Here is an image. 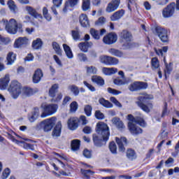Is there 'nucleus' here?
<instances>
[{"label":"nucleus","instance_id":"f257e3e1","mask_svg":"<svg viewBox=\"0 0 179 179\" xmlns=\"http://www.w3.org/2000/svg\"><path fill=\"white\" fill-rule=\"evenodd\" d=\"M96 132L97 134H92L94 146L101 148L106 146L110 139V129L107 124L99 122L96 124Z\"/></svg>","mask_w":179,"mask_h":179},{"label":"nucleus","instance_id":"f03ea898","mask_svg":"<svg viewBox=\"0 0 179 179\" xmlns=\"http://www.w3.org/2000/svg\"><path fill=\"white\" fill-rule=\"evenodd\" d=\"M127 118L129 121L127 128L131 135H140V134L143 132V129H142V128H145L146 125H148L146 121H145V119L142 117V115L134 117V115L129 114L127 115ZM134 122L142 128L136 126Z\"/></svg>","mask_w":179,"mask_h":179},{"label":"nucleus","instance_id":"7ed1b4c3","mask_svg":"<svg viewBox=\"0 0 179 179\" xmlns=\"http://www.w3.org/2000/svg\"><path fill=\"white\" fill-rule=\"evenodd\" d=\"M154 99L155 96L152 94H143L136 98V104L142 111L146 113V114H149L155 107L153 104Z\"/></svg>","mask_w":179,"mask_h":179},{"label":"nucleus","instance_id":"20e7f679","mask_svg":"<svg viewBox=\"0 0 179 179\" xmlns=\"http://www.w3.org/2000/svg\"><path fill=\"white\" fill-rule=\"evenodd\" d=\"M2 22L5 25V29L9 34H16V33H23V24L22 23H17V21L15 18H11L8 21V20L3 19Z\"/></svg>","mask_w":179,"mask_h":179},{"label":"nucleus","instance_id":"39448f33","mask_svg":"<svg viewBox=\"0 0 179 179\" xmlns=\"http://www.w3.org/2000/svg\"><path fill=\"white\" fill-rule=\"evenodd\" d=\"M151 31L155 36H157L159 38L162 43H169V41H170L169 31H167L166 28L160 25L155 24L151 28Z\"/></svg>","mask_w":179,"mask_h":179},{"label":"nucleus","instance_id":"423d86ee","mask_svg":"<svg viewBox=\"0 0 179 179\" xmlns=\"http://www.w3.org/2000/svg\"><path fill=\"white\" fill-rule=\"evenodd\" d=\"M22 90L23 87H22V84H20L17 80L11 81L8 88V91L9 92L11 97L14 99H17V97L22 94Z\"/></svg>","mask_w":179,"mask_h":179},{"label":"nucleus","instance_id":"0eeeda50","mask_svg":"<svg viewBox=\"0 0 179 179\" xmlns=\"http://www.w3.org/2000/svg\"><path fill=\"white\" fill-rule=\"evenodd\" d=\"M41 108H42L43 111L41 115V118H45L57 113V110H58V105L54 103L48 105L42 103L41 106Z\"/></svg>","mask_w":179,"mask_h":179},{"label":"nucleus","instance_id":"6e6552de","mask_svg":"<svg viewBox=\"0 0 179 179\" xmlns=\"http://www.w3.org/2000/svg\"><path fill=\"white\" fill-rule=\"evenodd\" d=\"M58 89H59V86L58 84H53L51 87L49 89V96L52 97L51 102L52 103H59L61 100H62V94L58 93ZM55 96H57L55 97Z\"/></svg>","mask_w":179,"mask_h":179},{"label":"nucleus","instance_id":"1a4fd4ad","mask_svg":"<svg viewBox=\"0 0 179 179\" xmlns=\"http://www.w3.org/2000/svg\"><path fill=\"white\" fill-rule=\"evenodd\" d=\"M149 87V84L143 81H134L129 85L128 89L130 92H141V90H146Z\"/></svg>","mask_w":179,"mask_h":179},{"label":"nucleus","instance_id":"9d476101","mask_svg":"<svg viewBox=\"0 0 179 179\" xmlns=\"http://www.w3.org/2000/svg\"><path fill=\"white\" fill-rule=\"evenodd\" d=\"M174 13H176V3L171 2L166 7L164 8L162 10V16L165 19H168L169 17H172L174 16Z\"/></svg>","mask_w":179,"mask_h":179},{"label":"nucleus","instance_id":"9b49d317","mask_svg":"<svg viewBox=\"0 0 179 179\" xmlns=\"http://www.w3.org/2000/svg\"><path fill=\"white\" fill-rule=\"evenodd\" d=\"M100 62L101 64L108 65L109 66H113L115 65H118L120 60L114 57L102 55L99 57Z\"/></svg>","mask_w":179,"mask_h":179},{"label":"nucleus","instance_id":"f8f14e48","mask_svg":"<svg viewBox=\"0 0 179 179\" xmlns=\"http://www.w3.org/2000/svg\"><path fill=\"white\" fill-rule=\"evenodd\" d=\"M115 141L118 146L119 152L124 153L126 150L125 147L129 145V141H128L127 137H115Z\"/></svg>","mask_w":179,"mask_h":179},{"label":"nucleus","instance_id":"ddd939ff","mask_svg":"<svg viewBox=\"0 0 179 179\" xmlns=\"http://www.w3.org/2000/svg\"><path fill=\"white\" fill-rule=\"evenodd\" d=\"M117 40L118 36L115 32H109L103 38L104 44H106L107 45L115 44Z\"/></svg>","mask_w":179,"mask_h":179},{"label":"nucleus","instance_id":"4468645a","mask_svg":"<svg viewBox=\"0 0 179 179\" xmlns=\"http://www.w3.org/2000/svg\"><path fill=\"white\" fill-rule=\"evenodd\" d=\"M41 124L43 127V131L45 132H50L55 127V117H50L45 119L41 122Z\"/></svg>","mask_w":179,"mask_h":179},{"label":"nucleus","instance_id":"2eb2a0df","mask_svg":"<svg viewBox=\"0 0 179 179\" xmlns=\"http://www.w3.org/2000/svg\"><path fill=\"white\" fill-rule=\"evenodd\" d=\"M29 45V38L27 37H19L14 42L15 48H26Z\"/></svg>","mask_w":179,"mask_h":179},{"label":"nucleus","instance_id":"dca6fc26","mask_svg":"<svg viewBox=\"0 0 179 179\" xmlns=\"http://www.w3.org/2000/svg\"><path fill=\"white\" fill-rule=\"evenodd\" d=\"M119 37L121 41H125V43H131L132 41V34L127 29H123L120 33Z\"/></svg>","mask_w":179,"mask_h":179},{"label":"nucleus","instance_id":"f3484780","mask_svg":"<svg viewBox=\"0 0 179 179\" xmlns=\"http://www.w3.org/2000/svg\"><path fill=\"white\" fill-rule=\"evenodd\" d=\"M80 120L78 117H70L68 120L67 125L70 131H76L79 127Z\"/></svg>","mask_w":179,"mask_h":179},{"label":"nucleus","instance_id":"a211bd4d","mask_svg":"<svg viewBox=\"0 0 179 179\" xmlns=\"http://www.w3.org/2000/svg\"><path fill=\"white\" fill-rule=\"evenodd\" d=\"M121 3V0H112L108 3L106 10L108 13H111L118 9V6Z\"/></svg>","mask_w":179,"mask_h":179},{"label":"nucleus","instance_id":"6ab92c4d","mask_svg":"<svg viewBox=\"0 0 179 179\" xmlns=\"http://www.w3.org/2000/svg\"><path fill=\"white\" fill-rule=\"evenodd\" d=\"M7 135H8L10 139H11L13 142H15V143H22L24 149H27V150L29 149V150H34V145L26 143L24 141H20L16 139L15 136H13L10 133H7Z\"/></svg>","mask_w":179,"mask_h":179},{"label":"nucleus","instance_id":"aec40b11","mask_svg":"<svg viewBox=\"0 0 179 179\" xmlns=\"http://www.w3.org/2000/svg\"><path fill=\"white\" fill-rule=\"evenodd\" d=\"M106 32L107 30H106V29H102L99 31L94 28H91L90 31V34H91L94 40H99L100 37H101V36H104L105 33Z\"/></svg>","mask_w":179,"mask_h":179},{"label":"nucleus","instance_id":"412c9836","mask_svg":"<svg viewBox=\"0 0 179 179\" xmlns=\"http://www.w3.org/2000/svg\"><path fill=\"white\" fill-rule=\"evenodd\" d=\"M62 132V123L61 121H59L52 131V136L53 138H58L61 136V133Z\"/></svg>","mask_w":179,"mask_h":179},{"label":"nucleus","instance_id":"4be33fe9","mask_svg":"<svg viewBox=\"0 0 179 179\" xmlns=\"http://www.w3.org/2000/svg\"><path fill=\"white\" fill-rule=\"evenodd\" d=\"M27 12H28L29 15L34 17V19H43V15L38 13L37 10L30 6H27L25 7Z\"/></svg>","mask_w":179,"mask_h":179},{"label":"nucleus","instance_id":"5701e85b","mask_svg":"<svg viewBox=\"0 0 179 179\" xmlns=\"http://www.w3.org/2000/svg\"><path fill=\"white\" fill-rule=\"evenodd\" d=\"M79 22L82 27H90V21L89 20L87 15L85 13L80 14L79 16Z\"/></svg>","mask_w":179,"mask_h":179},{"label":"nucleus","instance_id":"b1692460","mask_svg":"<svg viewBox=\"0 0 179 179\" xmlns=\"http://www.w3.org/2000/svg\"><path fill=\"white\" fill-rule=\"evenodd\" d=\"M43 71L41 69H38L34 71V73L32 77V82L33 83L37 84L43 78Z\"/></svg>","mask_w":179,"mask_h":179},{"label":"nucleus","instance_id":"393cba45","mask_svg":"<svg viewBox=\"0 0 179 179\" xmlns=\"http://www.w3.org/2000/svg\"><path fill=\"white\" fill-rule=\"evenodd\" d=\"M9 82H10V78L8 74H6L4 77L0 78V90H6V87H8L9 85Z\"/></svg>","mask_w":179,"mask_h":179},{"label":"nucleus","instance_id":"a878e982","mask_svg":"<svg viewBox=\"0 0 179 179\" xmlns=\"http://www.w3.org/2000/svg\"><path fill=\"white\" fill-rule=\"evenodd\" d=\"M31 115L29 116V121L30 122H34L38 117H40V108L35 107L33 108V111L31 113Z\"/></svg>","mask_w":179,"mask_h":179},{"label":"nucleus","instance_id":"bb28decb","mask_svg":"<svg viewBox=\"0 0 179 179\" xmlns=\"http://www.w3.org/2000/svg\"><path fill=\"white\" fill-rule=\"evenodd\" d=\"M112 122L115 125L116 128L120 131H122V129H125V125L124 122L120 117H115L112 119Z\"/></svg>","mask_w":179,"mask_h":179},{"label":"nucleus","instance_id":"cd10ccee","mask_svg":"<svg viewBox=\"0 0 179 179\" xmlns=\"http://www.w3.org/2000/svg\"><path fill=\"white\" fill-rule=\"evenodd\" d=\"M91 47H93L92 42H81L78 44V48L83 52H87Z\"/></svg>","mask_w":179,"mask_h":179},{"label":"nucleus","instance_id":"c85d7f7f","mask_svg":"<svg viewBox=\"0 0 179 179\" xmlns=\"http://www.w3.org/2000/svg\"><path fill=\"white\" fill-rule=\"evenodd\" d=\"M125 15V10L124 9L119 10L115 12L110 17L112 22H115L116 20H120L122 16Z\"/></svg>","mask_w":179,"mask_h":179},{"label":"nucleus","instance_id":"c756f323","mask_svg":"<svg viewBox=\"0 0 179 179\" xmlns=\"http://www.w3.org/2000/svg\"><path fill=\"white\" fill-rule=\"evenodd\" d=\"M126 157L129 160H136L138 157V155H136V151L132 148H127L126 150Z\"/></svg>","mask_w":179,"mask_h":179},{"label":"nucleus","instance_id":"7c9ffc66","mask_svg":"<svg viewBox=\"0 0 179 179\" xmlns=\"http://www.w3.org/2000/svg\"><path fill=\"white\" fill-rule=\"evenodd\" d=\"M91 80L98 86H104L105 85L104 79L100 76H92Z\"/></svg>","mask_w":179,"mask_h":179},{"label":"nucleus","instance_id":"2f4dec72","mask_svg":"<svg viewBox=\"0 0 179 179\" xmlns=\"http://www.w3.org/2000/svg\"><path fill=\"white\" fill-rule=\"evenodd\" d=\"M71 148L73 152H78L80 150V140L74 139L71 142Z\"/></svg>","mask_w":179,"mask_h":179},{"label":"nucleus","instance_id":"473e14b6","mask_svg":"<svg viewBox=\"0 0 179 179\" xmlns=\"http://www.w3.org/2000/svg\"><path fill=\"white\" fill-rule=\"evenodd\" d=\"M78 2H79V0H69L66 1L64 7L63 8L64 12H66L69 6L70 8H73V6H76V5H78Z\"/></svg>","mask_w":179,"mask_h":179},{"label":"nucleus","instance_id":"72a5a7b5","mask_svg":"<svg viewBox=\"0 0 179 179\" xmlns=\"http://www.w3.org/2000/svg\"><path fill=\"white\" fill-rule=\"evenodd\" d=\"M108 52L110 55L117 57V58H121L124 56V53L121 50L115 48H110Z\"/></svg>","mask_w":179,"mask_h":179},{"label":"nucleus","instance_id":"f704fd0d","mask_svg":"<svg viewBox=\"0 0 179 179\" xmlns=\"http://www.w3.org/2000/svg\"><path fill=\"white\" fill-rule=\"evenodd\" d=\"M151 69L152 71L160 69V62L157 57H152L151 59Z\"/></svg>","mask_w":179,"mask_h":179},{"label":"nucleus","instance_id":"c9c22d12","mask_svg":"<svg viewBox=\"0 0 179 179\" xmlns=\"http://www.w3.org/2000/svg\"><path fill=\"white\" fill-rule=\"evenodd\" d=\"M7 65H12L16 61V54L13 52H9L6 57Z\"/></svg>","mask_w":179,"mask_h":179},{"label":"nucleus","instance_id":"e433bc0d","mask_svg":"<svg viewBox=\"0 0 179 179\" xmlns=\"http://www.w3.org/2000/svg\"><path fill=\"white\" fill-rule=\"evenodd\" d=\"M63 48H64V52H65L67 58H69V59H72V58H73V53L72 52V50L71 49V47H69V45L64 43Z\"/></svg>","mask_w":179,"mask_h":179},{"label":"nucleus","instance_id":"4c0bfd02","mask_svg":"<svg viewBox=\"0 0 179 179\" xmlns=\"http://www.w3.org/2000/svg\"><path fill=\"white\" fill-rule=\"evenodd\" d=\"M99 103L101 104V106H103V107H105V108H113V103L110 102L108 100H106L104 98H100L99 99Z\"/></svg>","mask_w":179,"mask_h":179},{"label":"nucleus","instance_id":"58836bf2","mask_svg":"<svg viewBox=\"0 0 179 179\" xmlns=\"http://www.w3.org/2000/svg\"><path fill=\"white\" fill-rule=\"evenodd\" d=\"M7 5L12 13L16 14L17 13V6L13 0H8L7 2Z\"/></svg>","mask_w":179,"mask_h":179},{"label":"nucleus","instance_id":"ea45409f","mask_svg":"<svg viewBox=\"0 0 179 179\" xmlns=\"http://www.w3.org/2000/svg\"><path fill=\"white\" fill-rule=\"evenodd\" d=\"M52 47L57 55H59V57H62V49H61V46H59V44L58 43L55 41L52 42Z\"/></svg>","mask_w":179,"mask_h":179},{"label":"nucleus","instance_id":"a19ab883","mask_svg":"<svg viewBox=\"0 0 179 179\" xmlns=\"http://www.w3.org/2000/svg\"><path fill=\"white\" fill-rule=\"evenodd\" d=\"M52 3L53 6L51 7V10L55 15H58L56 8H59L62 5V0H52Z\"/></svg>","mask_w":179,"mask_h":179},{"label":"nucleus","instance_id":"79ce46f5","mask_svg":"<svg viewBox=\"0 0 179 179\" xmlns=\"http://www.w3.org/2000/svg\"><path fill=\"white\" fill-rule=\"evenodd\" d=\"M41 47H43V41H41V38H38L33 41L32 48H34V50H40Z\"/></svg>","mask_w":179,"mask_h":179},{"label":"nucleus","instance_id":"37998d69","mask_svg":"<svg viewBox=\"0 0 179 179\" xmlns=\"http://www.w3.org/2000/svg\"><path fill=\"white\" fill-rule=\"evenodd\" d=\"M113 83L117 86H122L124 85H128L129 83V80H127L126 78L121 80L120 78H117L113 80Z\"/></svg>","mask_w":179,"mask_h":179},{"label":"nucleus","instance_id":"c03bdc74","mask_svg":"<svg viewBox=\"0 0 179 179\" xmlns=\"http://www.w3.org/2000/svg\"><path fill=\"white\" fill-rule=\"evenodd\" d=\"M102 71L105 75H114V73H117L118 69L114 67H112V68L103 67L102 69Z\"/></svg>","mask_w":179,"mask_h":179},{"label":"nucleus","instance_id":"a18cd8bd","mask_svg":"<svg viewBox=\"0 0 179 179\" xmlns=\"http://www.w3.org/2000/svg\"><path fill=\"white\" fill-rule=\"evenodd\" d=\"M170 114V110H169V105L167 104V102L164 103V106L162 108V113L161 115V118H164V117H166Z\"/></svg>","mask_w":179,"mask_h":179},{"label":"nucleus","instance_id":"49530a36","mask_svg":"<svg viewBox=\"0 0 179 179\" xmlns=\"http://www.w3.org/2000/svg\"><path fill=\"white\" fill-rule=\"evenodd\" d=\"M23 93L24 96H27V97H30V96H33L34 94V90L33 88L29 87H24L23 88Z\"/></svg>","mask_w":179,"mask_h":179},{"label":"nucleus","instance_id":"de8ad7c7","mask_svg":"<svg viewBox=\"0 0 179 179\" xmlns=\"http://www.w3.org/2000/svg\"><path fill=\"white\" fill-rule=\"evenodd\" d=\"M69 90H71V93H73L74 96H79V93L80 92V91L79 90V87L78 86L75 85H71L69 86Z\"/></svg>","mask_w":179,"mask_h":179},{"label":"nucleus","instance_id":"09e8293b","mask_svg":"<svg viewBox=\"0 0 179 179\" xmlns=\"http://www.w3.org/2000/svg\"><path fill=\"white\" fill-rule=\"evenodd\" d=\"M82 9L84 12L90 9V0H83Z\"/></svg>","mask_w":179,"mask_h":179},{"label":"nucleus","instance_id":"8fccbe9b","mask_svg":"<svg viewBox=\"0 0 179 179\" xmlns=\"http://www.w3.org/2000/svg\"><path fill=\"white\" fill-rule=\"evenodd\" d=\"M109 150L113 155H117V144H115V142L111 141L109 143Z\"/></svg>","mask_w":179,"mask_h":179},{"label":"nucleus","instance_id":"3c124183","mask_svg":"<svg viewBox=\"0 0 179 179\" xmlns=\"http://www.w3.org/2000/svg\"><path fill=\"white\" fill-rule=\"evenodd\" d=\"M92 111H93V107L90 105H85L84 108L85 114L87 117H90L92 115Z\"/></svg>","mask_w":179,"mask_h":179},{"label":"nucleus","instance_id":"603ef678","mask_svg":"<svg viewBox=\"0 0 179 179\" xmlns=\"http://www.w3.org/2000/svg\"><path fill=\"white\" fill-rule=\"evenodd\" d=\"M80 171H81V174H83L84 177H86V178H90V176H89V174H94V171L90 169L86 170V169H81Z\"/></svg>","mask_w":179,"mask_h":179},{"label":"nucleus","instance_id":"864d4df0","mask_svg":"<svg viewBox=\"0 0 179 179\" xmlns=\"http://www.w3.org/2000/svg\"><path fill=\"white\" fill-rule=\"evenodd\" d=\"M71 36L75 41H78V40H80V33L78 30H72L71 31Z\"/></svg>","mask_w":179,"mask_h":179},{"label":"nucleus","instance_id":"5fc2aeb1","mask_svg":"<svg viewBox=\"0 0 179 179\" xmlns=\"http://www.w3.org/2000/svg\"><path fill=\"white\" fill-rule=\"evenodd\" d=\"M10 176V169L9 168H6L2 173V175L1 176V179H6L8 177Z\"/></svg>","mask_w":179,"mask_h":179},{"label":"nucleus","instance_id":"6e6d98bb","mask_svg":"<svg viewBox=\"0 0 179 179\" xmlns=\"http://www.w3.org/2000/svg\"><path fill=\"white\" fill-rule=\"evenodd\" d=\"M94 117L96 120H104V113H101L100 110H97L94 113Z\"/></svg>","mask_w":179,"mask_h":179},{"label":"nucleus","instance_id":"4d7b16f0","mask_svg":"<svg viewBox=\"0 0 179 179\" xmlns=\"http://www.w3.org/2000/svg\"><path fill=\"white\" fill-rule=\"evenodd\" d=\"M87 73L96 75V73H97V68L93 66H87Z\"/></svg>","mask_w":179,"mask_h":179},{"label":"nucleus","instance_id":"13d9d810","mask_svg":"<svg viewBox=\"0 0 179 179\" xmlns=\"http://www.w3.org/2000/svg\"><path fill=\"white\" fill-rule=\"evenodd\" d=\"M172 63L170 62L169 64L167 63H165V76H166V73H168V75H170L171 73V71H173V69L171 68Z\"/></svg>","mask_w":179,"mask_h":179},{"label":"nucleus","instance_id":"bf43d9fd","mask_svg":"<svg viewBox=\"0 0 179 179\" xmlns=\"http://www.w3.org/2000/svg\"><path fill=\"white\" fill-rule=\"evenodd\" d=\"M106 23V17H100L95 21V26H103Z\"/></svg>","mask_w":179,"mask_h":179},{"label":"nucleus","instance_id":"052dcab7","mask_svg":"<svg viewBox=\"0 0 179 179\" xmlns=\"http://www.w3.org/2000/svg\"><path fill=\"white\" fill-rule=\"evenodd\" d=\"M78 107H79V105L78 104V102H76V101H73L70 104V110H71V111H72L73 113H75V111H76V110H78Z\"/></svg>","mask_w":179,"mask_h":179},{"label":"nucleus","instance_id":"680f3d73","mask_svg":"<svg viewBox=\"0 0 179 179\" xmlns=\"http://www.w3.org/2000/svg\"><path fill=\"white\" fill-rule=\"evenodd\" d=\"M83 155L84 157L86 159H91L92 158V150H89L88 149L85 148L84 149L83 152Z\"/></svg>","mask_w":179,"mask_h":179},{"label":"nucleus","instance_id":"e2e57ef3","mask_svg":"<svg viewBox=\"0 0 179 179\" xmlns=\"http://www.w3.org/2000/svg\"><path fill=\"white\" fill-rule=\"evenodd\" d=\"M43 16L45 17V19H46V20H51V15L50 14H48V9H47V7H44L43 8Z\"/></svg>","mask_w":179,"mask_h":179},{"label":"nucleus","instance_id":"0e129e2a","mask_svg":"<svg viewBox=\"0 0 179 179\" xmlns=\"http://www.w3.org/2000/svg\"><path fill=\"white\" fill-rule=\"evenodd\" d=\"M78 58L81 62H86L87 61V56L84 53H78Z\"/></svg>","mask_w":179,"mask_h":179},{"label":"nucleus","instance_id":"69168bd1","mask_svg":"<svg viewBox=\"0 0 179 179\" xmlns=\"http://www.w3.org/2000/svg\"><path fill=\"white\" fill-rule=\"evenodd\" d=\"M108 92L110 94H113V96H118V94H120V93H121L120 91H118V90H115V89H113L111 87H108Z\"/></svg>","mask_w":179,"mask_h":179},{"label":"nucleus","instance_id":"338daca9","mask_svg":"<svg viewBox=\"0 0 179 179\" xmlns=\"http://www.w3.org/2000/svg\"><path fill=\"white\" fill-rule=\"evenodd\" d=\"M83 85H85L90 92H96V87L92 85V84L87 83V81H83Z\"/></svg>","mask_w":179,"mask_h":179},{"label":"nucleus","instance_id":"774afa93","mask_svg":"<svg viewBox=\"0 0 179 179\" xmlns=\"http://www.w3.org/2000/svg\"><path fill=\"white\" fill-rule=\"evenodd\" d=\"M83 132L84 134H85L86 135H89L90 134V133L92 132V127H89V126H85L83 129Z\"/></svg>","mask_w":179,"mask_h":179}]
</instances>
